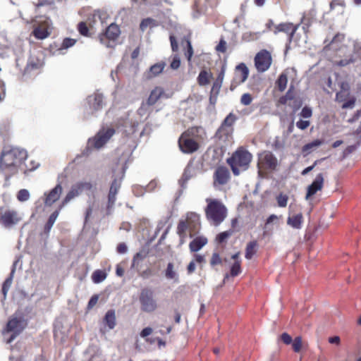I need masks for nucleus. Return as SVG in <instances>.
I'll return each mask as SVG.
<instances>
[{
    "instance_id": "1",
    "label": "nucleus",
    "mask_w": 361,
    "mask_h": 361,
    "mask_svg": "<svg viewBox=\"0 0 361 361\" xmlns=\"http://www.w3.org/2000/svg\"><path fill=\"white\" fill-rule=\"evenodd\" d=\"M27 157V151L18 147L3 151L0 157V169L15 174Z\"/></svg>"
},
{
    "instance_id": "2",
    "label": "nucleus",
    "mask_w": 361,
    "mask_h": 361,
    "mask_svg": "<svg viewBox=\"0 0 361 361\" xmlns=\"http://www.w3.org/2000/svg\"><path fill=\"white\" fill-rule=\"evenodd\" d=\"M252 159V154L243 147H238L226 160L234 176L247 170Z\"/></svg>"
},
{
    "instance_id": "3",
    "label": "nucleus",
    "mask_w": 361,
    "mask_h": 361,
    "mask_svg": "<svg viewBox=\"0 0 361 361\" xmlns=\"http://www.w3.org/2000/svg\"><path fill=\"white\" fill-rule=\"evenodd\" d=\"M27 325V319L23 314H13L8 318L6 326L1 331V334L6 336L11 334L6 341L7 343H11L23 332Z\"/></svg>"
},
{
    "instance_id": "4",
    "label": "nucleus",
    "mask_w": 361,
    "mask_h": 361,
    "mask_svg": "<svg viewBox=\"0 0 361 361\" xmlns=\"http://www.w3.org/2000/svg\"><path fill=\"white\" fill-rule=\"evenodd\" d=\"M206 202L207 205L204 212L207 220L214 226H219L227 216L226 206L217 199L207 198Z\"/></svg>"
},
{
    "instance_id": "5",
    "label": "nucleus",
    "mask_w": 361,
    "mask_h": 361,
    "mask_svg": "<svg viewBox=\"0 0 361 361\" xmlns=\"http://www.w3.org/2000/svg\"><path fill=\"white\" fill-rule=\"evenodd\" d=\"M200 228V215L195 212H188L185 220H180L177 226V233L179 237L184 240L189 233L190 237L192 238L197 235Z\"/></svg>"
},
{
    "instance_id": "6",
    "label": "nucleus",
    "mask_w": 361,
    "mask_h": 361,
    "mask_svg": "<svg viewBox=\"0 0 361 361\" xmlns=\"http://www.w3.org/2000/svg\"><path fill=\"white\" fill-rule=\"evenodd\" d=\"M201 127H192L184 131L178 138V147L184 154H192L200 148L198 142L195 140Z\"/></svg>"
},
{
    "instance_id": "7",
    "label": "nucleus",
    "mask_w": 361,
    "mask_h": 361,
    "mask_svg": "<svg viewBox=\"0 0 361 361\" xmlns=\"http://www.w3.org/2000/svg\"><path fill=\"white\" fill-rule=\"evenodd\" d=\"M257 166L259 176L267 178L269 173L277 170L279 161L271 152L264 150L258 154Z\"/></svg>"
},
{
    "instance_id": "8",
    "label": "nucleus",
    "mask_w": 361,
    "mask_h": 361,
    "mask_svg": "<svg viewBox=\"0 0 361 361\" xmlns=\"http://www.w3.org/2000/svg\"><path fill=\"white\" fill-rule=\"evenodd\" d=\"M42 47H34L30 51V56L27 64L23 71V76L26 75L37 74L39 69L44 65V54L39 48Z\"/></svg>"
},
{
    "instance_id": "9",
    "label": "nucleus",
    "mask_w": 361,
    "mask_h": 361,
    "mask_svg": "<svg viewBox=\"0 0 361 361\" xmlns=\"http://www.w3.org/2000/svg\"><path fill=\"white\" fill-rule=\"evenodd\" d=\"M139 302L142 312L151 313L158 308V304L154 296V291L149 288L141 289L139 295Z\"/></svg>"
},
{
    "instance_id": "10",
    "label": "nucleus",
    "mask_w": 361,
    "mask_h": 361,
    "mask_svg": "<svg viewBox=\"0 0 361 361\" xmlns=\"http://www.w3.org/2000/svg\"><path fill=\"white\" fill-rule=\"evenodd\" d=\"M115 130L112 128L102 129L99 130L92 140H90V143L97 149L102 147L114 135Z\"/></svg>"
},
{
    "instance_id": "11",
    "label": "nucleus",
    "mask_w": 361,
    "mask_h": 361,
    "mask_svg": "<svg viewBox=\"0 0 361 361\" xmlns=\"http://www.w3.org/2000/svg\"><path fill=\"white\" fill-rule=\"evenodd\" d=\"M22 220L21 216L16 210L8 209L0 216V223L6 228H10L18 224Z\"/></svg>"
},
{
    "instance_id": "12",
    "label": "nucleus",
    "mask_w": 361,
    "mask_h": 361,
    "mask_svg": "<svg viewBox=\"0 0 361 361\" xmlns=\"http://www.w3.org/2000/svg\"><path fill=\"white\" fill-rule=\"evenodd\" d=\"M256 68L259 72H264L269 69L271 63V57L269 52L262 50L255 58Z\"/></svg>"
},
{
    "instance_id": "13",
    "label": "nucleus",
    "mask_w": 361,
    "mask_h": 361,
    "mask_svg": "<svg viewBox=\"0 0 361 361\" xmlns=\"http://www.w3.org/2000/svg\"><path fill=\"white\" fill-rule=\"evenodd\" d=\"M214 186L226 185L231 178L229 170L224 166H218L213 176Z\"/></svg>"
},
{
    "instance_id": "14",
    "label": "nucleus",
    "mask_w": 361,
    "mask_h": 361,
    "mask_svg": "<svg viewBox=\"0 0 361 361\" xmlns=\"http://www.w3.org/2000/svg\"><path fill=\"white\" fill-rule=\"evenodd\" d=\"M249 70L246 65L243 63H240L235 67L232 85L237 86L243 83L247 80Z\"/></svg>"
},
{
    "instance_id": "15",
    "label": "nucleus",
    "mask_w": 361,
    "mask_h": 361,
    "mask_svg": "<svg viewBox=\"0 0 361 361\" xmlns=\"http://www.w3.org/2000/svg\"><path fill=\"white\" fill-rule=\"evenodd\" d=\"M324 178L322 173H318L313 182L307 187L305 199L309 200L324 187Z\"/></svg>"
},
{
    "instance_id": "16",
    "label": "nucleus",
    "mask_w": 361,
    "mask_h": 361,
    "mask_svg": "<svg viewBox=\"0 0 361 361\" xmlns=\"http://www.w3.org/2000/svg\"><path fill=\"white\" fill-rule=\"evenodd\" d=\"M335 100L338 103L343 102L341 108L345 109H353L355 106L356 98L354 96H350V93L339 91L336 94Z\"/></svg>"
},
{
    "instance_id": "17",
    "label": "nucleus",
    "mask_w": 361,
    "mask_h": 361,
    "mask_svg": "<svg viewBox=\"0 0 361 361\" xmlns=\"http://www.w3.org/2000/svg\"><path fill=\"white\" fill-rule=\"evenodd\" d=\"M63 188L60 183L57 184L53 189H51L48 193H45L44 195V204L46 206H51L55 203L61 197Z\"/></svg>"
},
{
    "instance_id": "18",
    "label": "nucleus",
    "mask_w": 361,
    "mask_h": 361,
    "mask_svg": "<svg viewBox=\"0 0 361 361\" xmlns=\"http://www.w3.org/2000/svg\"><path fill=\"white\" fill-rule=\"evenodd\" d=\"M290 43H294L298 45H302L307 42V30L305 27H302L301 30L298 32L294 31L290 37Z\"/></svg>"
},
{
    "instance_id": "19",
    "label": "nucleus",
    "mask_w": 361,
    "mask_h": 361,
    "mask_svg": "<svg viewBox=\"0 0 361 361\" xmlns=\"http://www.w3.org/2000/svg\"><path fill=\"white\" fill-rule=\"evenodd\" d=\"M274 29L273 30L275 34L278 32H284L287 35L288 38L290 39V37L294 31H296L299 27V25H293L292 23H281L278 25H274Z\"/></svg>"
},
{
    "instance_id": "20",
    "label": "nucleus",
    "mask_w": 361,
    "mask_h": 361,
    "mask_svg": "<svg viewBox=\"0 0 361 361\" xmlns=\"http://www.w3.org/2000/svg\"><path fill=\"white\" fill-rule=\"evenodd\" d=\"M82 190L78 184L73 185L70 191L66 194V197L62 200L61 204L59 205V209H61L66 204H67L71 200L78 197L82 193Z\"/></svg>"
},
{
    "instance_id": "21",
    "label": "nucleus",
    "mask_w": 361,
    "mask_h": 361,
    "mask_svg": "<svg viewBox=\"0 0 361 361\" xmlns=\"http://www.w3.org/2000/svg\"><path fill=\"white\" fill-rule=\"evenodd\" d=\"M88 102L90 104V107L94 110L98 111L102 108L104 102H103V95L99 93H95L92 95L88 97Z\"/></svg>"
},
{
    "instance_id": "22",
    "label": "nucleus",
    "mask_w": 361,
    "mask_h": 361,
    "mask_svg": "<svg viewBox=\"0 0 361 361\" xmlns=\"http://www.w3.org/2000/svg\"><path fill=\"white\" fill-rule=\"evenodd\" d=\"M164 276L168 280H172L174 283L179 282V274L173 262L168 263L164 271Z\"/></svg>"
},
{
    "instance_id": "23",
    "label": "nucleus",
    "mask_w": 361,
    "mask_h": 361,
    "mask_svg": "<svg viewBox=\"0 0 361 361\" xmlns=\"http://www.w3.org/2000/svg\"><path fill=\"white\" fill-rule=\"evenodd\" d=\"M207 243V238L204 236H197L189 244L190 252H195L199 251Z\"/></svg>"
},
{
    "instance_id": "24",
    "label": "nucleus",
    "mask_w": 361,
    "mask_h": 361,
    "mask_svg": "<svg viewBox=\"0 0 361 361\" xmlns=\"http://www.w3.org/2000/svg\"><path fill=\"white\" fill-rule=\"evenodd\" d=\"M233 130V128H228L221 123L215 133V137L226 141L231 136Z\"/></svg>"
},
{
    "instance_id": "25",
    "label": "nucleus",
    "mask_w": 361,
    "mask_h": 361,
    "mask_svg": "<svg viewBox=\"0 0 361 361\" xmlns=\"http://www.w3.org/2000/svg\"><path fill=\"white\" fill-rule=\"evenodd\" d=\"M303 223V216L301 212L289 216L287 219V224L293 228L300 229Z\"/></svg>"
},
{
    "instance_id": "26",
    "label": "nucleus",
    "mask_w": 361,
    "mask_h": 361,
    "mask_svg": "<svg viewBox=\"0 0 361 361\" xmlns=\"http://www.w3.org/2000/svg\"><path fill=\"white\" fill-rule=\"evenodd\" d=\"M48 27L49 24L47 22L39 25L33 31L34 35L36 38L40 39L46 38L49 35Z\"/></svg>"
},
{
    "instance_id": "27",
    "label": "nucleus",
    "mask_w": 361,
    "mask_h": 361,
    "mask_svg": "<svg viewBox=\"0 0 361 361\" xmlns=\"http://www.w3.org/2000/svg\"><path fill=\"white\" fill-rule=\"evenodd\" d=\"M163 94H164L163 89L160 87H156L151 92V93L147 99V104L150 106L154 105Z\"/></svg>"
},
{
    "instance_id": "28",
    "label": "nucleus",
    "mask_w": 361,
    "mask_h": 361,
    "mask_svg": "<svg viewBox=\"0 0 361 361\" xmlns=\"http://www.w3.org/2000/svg\"><path fill=\"white\" fill-rule=\"evenodd\" d=\"M104 322L110 329H112L115 327L116 314L114 310H109L106 312L104 318Z\"/></svg>"
},
{
    "instance_id": "29",
    "label": "nucleus",
    "mask_w": 361,
    "mask_h": 361,
    "mask_svg": "<svg viewBox=\"0 0 361 361\" xmlns=\"http://www.w3.org/2000/svg\"><path fill=\"white\" fill-rule=\"evenodd\" d=\"M257 240H252L247 243L245 248V257L247 259H251L257 252Z\"/></svg>"
},
{
    "instance_id": "30",
    "label": "nucleus",
    "mask_w": 361,
    "mask_h": 361,
    "mask_svg": "<svg viewBox=\"0 0 361 361\" xmlns=\"http://www.w3.org/2000/svg\"><path fill=\"white\" fill-rule=\"evenodd\" d=\"M120 34V30L117 25L111 23L106 30V36L108 39L114 40Z\"/></svg>"
},
{
    "instance_id": "31",
    "label": "nucleus",
    "mask_w": 361,
    "mask_h": 361,
    "mask_svg": "<svg viewBox=\"0 0 361 361\" xmlns=\"http://www.w3.org/2000/svg\"><path fill=\"white\" fill-rule=\"evenodd\" d=\"M61 209H59V207L58 208V209H56V211H54L49 217L48 219V221H47L46 224L44 225V232L46 233H49L51 227L53 226L54 222L56 221L59 214V212H60Z\"/></svg>"
},
{
    "instance_id": "32",
    "label": "nucleus",
    "mask_w": 361,
    "mask_h": 361,
    "mask_svg": "<svg viewBox=\"0 0 361 361\" xmlns=\"http://www.w3.org/2000/svg\"><path fill=\"white\" fill-rule=\"evenodd\" d=\"M212 74L205 70H202L197 77V82L200 85L204 86L209 83Z\"/></svg>"
},
{
    "instance_id": "33",
    "label": "nucleus",
    "mask_w": 361,
    "mask_h": 361,
    "mask_svg": "<svg viewBox=\"0 0 361 361\" xmlns=\"http://www.w3.org/2000/svg\"><path fill=\"white\" fill-rule=\"evenodd\" d=\"M164 66V63H158L152 66L149 71V77L152 78L158 75L163 71Z\"/></svg>"
},
{
    "instance_id": "34",
    "label": "nucleus",
    "mask_w": 361,
    "mask_h": 361,
    "mask_svg": "<svg viewBox=\"0 0 361 361\" xmlns=\"http://www.w3.org/2000/svg\"><path fill=\"white\" fill-rule=\"evenodd\" d=\"M287 82H288L287 75L286 73H281L279 76V78L276 82V85L280 92H283L286 88Z\"/></svg>"
},
{
    "instance_id": "35",
    "label": "nucleus",
    "mask_w": 361,
    "mask_h": 361,
    "mask_svg": "<svg viewBox=\"0 0 361 361\" xmlns=\"http://www.w3.org/2000/svg\"><path fill=\"white\" fill-rule=\"evenodd\" d=\"M106 278V274L104 271L97 269L92 273V279L94 283H99Z\"/></svg>"
},
{
    "instance_id": "36",
    "label": "nucleus",
    "mask_w": 361,
    "mask_h": 361,
    "mask_svg": "<svg viewBox=\"0 0 361 361\" xmlns=\"http://www.w3.org/2000/svg\"><path fill=\"white\" fill-rule=\"evenodd\" d=\"M322 142L321 140H314L312 142L305 145L302 148V153L309 154L313 148L320 146Z\"/></svg>"
},
{
    "instance_id": "37",
    "label": "nucleus",
    "mask_w": 361,
    "mask_h": 361,
    "mask_svg": "<svg viewBox=\"0 0 361 361\" xmlns=\"http://www.w3.org/2000/svg\"><path fill=\"white\" fill-rule=\"evenodd\" d=\"M241 261L234 262L231 267L230 275L232 277H235L241 273Z\"/></svg>"
},
{
    "instance_id": "38",
    "label": "nucleus",
    "mask_w": 361,
    "mask_h": 361,
    "mask_svg": "<svg viewBox=\"0 0 361 361\" xmlns=\"http://www.w3.org/2000/svg\"><path fill=\"white\" fill-rule=\"evenodd\" d=\"M345 4L343 1L341 0H333L330 3V8L331 10H334L338 8V12L342 13L343 12V8Z\"/></svg>"
},
{
    "instance_id": "39",
    "label": "nucleus",
    "mask_w": 361,
    "mask_h": 361,
    "mask_svg": "<svg viewBox=\"0 0 361 361\" xmlns=\"http://www.w3.org/2000/svg\"><path fill=\"white\" fill-rule=\"evenodd\" d=\"M292 348L295 353H299L302 348V339L301 336H297L292 341Z\"/></svg>"
},
{
    "instance_id": "40",
    "label": "nucleus",
    "mask_w": 361,
    "mask_h": 361,
    "mask_svg": "<svg viewBox=\"0 0 361 361\" xmlns=\"http://www.w3.org/2000/svg\"><path fill=\"white\" fill-rule=\"evenodd\" d=\"M14 272V269L12 271L11 275L9 277H8L4 282L2 286V293L4 294V297H6L11 286L13 280V273Z\"/></svg>"
},
{
    "instance_id": "41",
    "label": "nucleus",
    "mask_w": 361,
    "mask_h": 361,
    "mask_svg": "<svg viewBox=\"0 0 361 361\" xmlns=\"http://www.w3.org/2000/svg\"><path fill=\"white\" fill-rule=\"evenodd\" d=\"M276 201L278 206L280 207H286L288 201V197L287 195L283 193H279L276 196Z\"/></svg>"
},
{
    "instance_id": "42",
    "label": "nucleus",
    "mask_w": 361,
    "mask_h": 361,
    "mask_svg": "<svg viewBox=\"0 0 361 361\" xmlns=\"http://www.w3.org/2000/svg\"><path fill=\"white\" fill-rule=\"evenodd\" d=\"M155 25L156 23L154 20L152 18H146L141 22L140 27L142 31H145L147 27L152 28Z\"/></svg>"
},
{
    "instance_id": "43",
    "label": "nucleus",
    "mask_w": 361,
    "mask_h": 361,
    "mask_svg": "<svg viewBox=\"0 0 361 361\" xmlns=\"http://www.w3.org/2000/svg\"><path fill=\"white\" fill-rule=\"evenodd\" d=\"M236 119H237L236 116L233 113H230L225 118V119L222 122V124H224V126H226L228 128H233L232 126L234 124V123L235 122Z\"/></svg>"
},
{
    "instance_id": "44",
    "label": "nucleus",
    "mask_w": 361,
    "mask_h": 361,
    "mask_svg": "<svg viewBox=\"0 0 361 361\" xmlns=\"http://www.w3.org/2000/svg\"><path fill=\"white\" fill-rule=\"evenodd\" d=\"M232 235V231H226L220 233L217 235L216 238V240L218 243H223L226 241V240Z\"/></svg>"
},
{
    "instance_id": "45",
    "label": "nucleus",
    "mask_w": 361,
    "mask_h": 361,
    "mask_svg": "<svg viewBox=\"0 0 361 361\" xmlns=\"http://www.w3.org/2000/svg\"><path fill=\"white\" fill-rule=\"evenodd\" d=\"M78 30L80 35L83 36H89V29L85 22H80L78 25Z\"/></svg>"
},
{
    "instance_id": "46",
    "label": "nucleus",
    "mask_w": 361,
    "mask_h": 361,
    "mask_svg": "<svg viewBox=\"0 0 361 361\" xmlns=\"http://www.w3.org/2000/svg\"><path fill=\"white\" fill-rule=\"evenodd\" d=\"M30 197V193L29 192L25 189H22L19 190L17 195V198L20 202L26 201Z\"/></svg>"
},
{
    "instance_id": "47",
    "label": "nucleus",
    "mask_w": 361,
    "mask_h": 361,
    "mask_svg": "<svg viewBox=\"0 0 361 361\" xmlns=\"http://www.w3.org/2000/svg\"><path fill=\"white\" fill-rule=\"evenodd\" d=\"M222 259L220 257L219 254L217 252H214L212 254V256L210 259V264L214 267L216 265L221 264Z\"/></svg>"
},
{
    "instance_id": "48",
    "label": "nucleus",
    "mask_w": 361,
    "mask_h": 361,
    "mask_svg": "<svg viewBox=\"0 0 361 361\" xmlns=\"http://www.w3.org/2000/svg\"><path fill=\"white\" fill-rule=\"evenodd\" d=\"M145 257H146L145 253H142V252L136 253L133 257L132 266L135 267L136 265H138L139 262L142 261Z\"/></svg>"
},
{
    "instance_id": "49",
    "label": "nucleus",
    "mask_w": 361,
    "mask_h": 361,
    "mask_svg": "<svg viewBox=\"0 0 361 361\" xmlns=\"http://www.w3.org/2000/svg\"><path fill=\"white\" fill-rule=\"evenodd\" d=\"M252 97L249 93H245L241 96L240 102L242 104L247 106L252 103Z\"/></svg>"
},
{
    "instance_id": "50",
    "label": "nucleus",
    "mask_w": 361,
    "mask_h": 361,
    "mask_svg": "<svg viewBox=\"0 0 361 361\" xmlns=\"http://www.w3.org/2000/svg\"><path fill=\"white\" fill-rule=\"evenodd\" d=\"M180 66V59L178 55H174L172 56V60L170 64V67L173 69H178Z\"/></svg>"
},
{
    "instance_id": "51",
    "label": "nucleus",
    "mask_w": 361,
    "mask_h": 361,
    "mask_svg": "<svg viewBox=\"0 0 361 361\" xmlns=\"http://www.w3.org/2000/svg\"><path fill=\"white\" fill-rule=\"evenodd\" d=\"M120 187H121V181L118 180V179L115 178L111 184L109 192L118 193Z\"/></svg>"
},
{
    "instance_id": "52",
    "label": "nucleus",
    "mask_w": 361,
    "mask_h": 361,
    "mask_svg": "<svg viewBox=\"0 0 361 361\" xmlns=\"http://www.w3.org/2000/svg\"><path fill=\"white\" fill-rule=\"evenodd\" d=\"M117 193L113 192H109L108 195V209L111 208L116 202Z\"/></svg>"
},
{
    "instance_id": "53",
    "label": "nucleus",
    "mask_w": 361,
    "mask_h": 361,
    "mask_svg": "<svg viewBox=\"0 0 361 361\" xmlns=\"http://www.w3.org/2000/svg\"><path fill=\"white\" fill-rule=\"evenodd\" d=\"M281 341L286 345H290L292 343V337L288 333H283L280 336Z\"/></svg>"
},
{
    "instance_id": "54",
    "label": "nucleus",
    "mask_w": 361,
    "mask_h": 361,
    "mask_svg": "<svg viewBox=\"0 0 361 361\" xmlns=\"http://www.w3.org/2000/svg\"><path fill=\"white\" fill-rule=\"evenodd\" d=\"M312 111L311 108H310L308 106L303 107L300 112V116L305 118H310L312 116Z\"/></svg>"
},
{
    "instance_id": "55",
    "label": "nucleus",
    "mask_w": 361,
    "mask_h": 361,
    "mask_svg": "<svg viewBox=\"0 0 361 361\" xmlns=\"http://www.w3.org/2000/svg\"><path fill=\"white\" fill-rule=\"evenodd\" d=\"M77 184L82 190V192L83 190H90L92 188V185L90 182H79L77 183Z\"/></svg>"
},
{
    "instance_id": "56",
    "label": "nucleus",
    "mask_w": 361,
    "mask_h": 361,
    "mask_svg": "<svg viewBox=\"0 0 361 361\" xmlns=\"http://www.w3.org/2000/svg\"><path fill=\"white\" fill-rule=\"evenodd\" d=\"M310 125L309 121L300 120L296 123V126L300 130L307 129Z\"/></svg>"
},
{
    "instance_id": "57",
    "label": "nucleus",
    "mask_w": 361,
    "mask_h": 361,
    "mask_svg": "<svg viewBox=\"0 0 361 361\" xmlns=\"http://www.w3.org/2000/svg\"><path fill=\"white\" fill-rule=\"evenodd\" d=\"M99 296L97 295H94L91 297L90 300L87 304V309L90 310L93 308L98 302Z\"/></svg>"
},
{
    "instance_id": "58",
    "label": "nucleus",
    "mask_w": 361,
    "mask_h": 361,
    "mask_svg": "<svg viewBox=\"0 0 361 361\" xmlns=\"http://www.w3.org/2000/svg\"><path fill=\"white\" fill-rule=\"evenodd\" d=\"M356 148L357 147L355 145L348 146L343 152V157L345 158L346 157H348L349 154L355 152L356 150Z\"/></svg>"
},
{
    "instance_id": "59",
    "label": "nucleus",
    "mask_w": 361,
    "mask_h": 361,
    "mask_svg": "<svg viewBox=\"0 0 361 361\" xmlns=\"http://www.w3.org/2000/svg\"><path fill=\"white\" fill-rule=\"evenodd\" d=\"M354 62V60L350 58V59H341L339 61H337L336 62V65L338 66H345L351 63H353Z\"/></svg>"
},
{
    "instance_id": "60",
    "label": "nucleus",
    "mask_w": 361,
    "mask_h": 361,
    "mask_svg": "<svg viewBox=\"0 0 361 361\" xmlns=\"http://www.w3.org/2000/svg\"><path fill=\"white\" fill-rule=\"evenodd\" d=\"M77 42H78V40L77 39L67 37L63 39L62 45H74Z\"/></svg>"
},
{
    "instance_id": "61",
    "label": "nucleus",
    "mask_w": 361,
    "mask_h": 361,
    "mask_svg": "<svg viewBox=\"0 0 361 361\" xmlns=\"http://www.w3.org/2000/svg\"><path fill=\"white\" fill-rule=\"evenodd\" d=\"M128 247L124 243H121L117 245L116 250L120 254H124L127 252Z\"/></svg>"
},
{
    "instance_id": "62",
    "label": "nucleus",
    "mask_w": 361,
    "mask_h": 361,
    "mask_svg": "<svg viewBox=\"0 0 361 361\" xmlns=\"http://www.w3.org/2000/svg\"><path fill=\"white\" fill-rule=\"evenodd\" d=\"M319 161V160H316L314 164L312 165V166H310L307 168H305L302 172H301V174L302 176H305L307 175L308 173H310L311 171L313 170V169L317 165L318 162Z\"/></svg>"
},
{
    "instance_id": "63",
    "label": "nucleus",
    "mask_w": 361,
    "mask_h": 361,
    "mask_svg": "<svg viewBox=\"0 0 361 361\" xmlns=\"http://www.w3.org/2000/svg\"><path fill=\"white\" fill-rule=\"evenodd\" d=\"M152 275V271L150 269H147L140 273V276L144 279H148Z\"/></svg>"
},
{
    "instance_id": "64",
    "label": "nucleus",
    "mask_w": 361,
    "mask_h": 361,
    "mask_svg": "<svg viewBox=\"0 0 361 361\" xmlns=\"http://www.w3.org/2000/svg\"><path fill=\"white\" fill-rule=\"evenodd\" d=\"M152 333V329L150 327H146L142 330L140 332V336L142 338H145L149 336Z\"/></svg>"
}]
</instances>
